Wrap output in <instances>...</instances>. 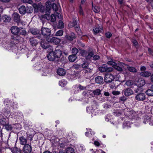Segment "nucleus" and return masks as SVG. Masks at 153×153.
<instances>
[{
	"label": "nucleus",
	"mask_w": 153,
	"mask_h": 153,
	"mask_svg": "<svg viewBox=\"0 0 153 153\" xmlns=\"http://www.w3.org/2000/svg\"><path fill=\"white\" fill-rule=\"evenodd\" d=\"M98 153H105V152L103 151L102 150L99 149L98 150Z\"/></svg>",
	"instance_id": "774afa93"
},
{
	"label": "nucleus",
	"mask_w": 153,
	"mask_h": 153,
	"mask_svg": "<svg viewBox=\"0 0 153 153\" xmlns=\"http://www.w3.org/2000/svg\"><path fill=\"white\" fill-rule=\"evenodd\" d=\"M64 31L62 30H60L57 31L55 33V36H61L63 35Z\"/></svg>",
	"instance_id": "7c9ffc66"
},
{
	"label": "nucleus",
	"mask_w": 153,
	"mask_h": 153,
	"mask_svg": "<svg viewBox=\"0 0 153 153\" xmlns=\"http://www.w3.org/2000/svg\"><path fill=\"white\" fill-rule=\"evenodd\" d=\"M133 82L131 80H128L126 82V84L128 86H131L133 85Z\"/></svg>",
	"instance_id": "49530a36"
},
{
	"label": "nucleus",
	"mask_w": 153,
	"mask_h": 153,
	"mask_svg": "<svg viewBox=\"0 0 153 153\" xmlns=\"http://www.w3.org/2000/svg\"><path fill=\"white\" fill-rule=\"evenodd\" d=\"M151 74L149 71H144L140 73V75L144 77H148L151 75Z\"/></svg>",
	"instance_id": "4be33fe9"
},
{
	"label": "nucleus",
	"mask_w": 153,
	"mask_h": 153,
	"mask_svg": "<svg viewBox=\"0 0 153 153\" xmlns=\"http://www.w3.org/2000/svg\"><path fill=\"white\" fill-rule=\"evenodd\" d=\"M88 66V63L87 62H84L82 65V67L83 68L86 69Z\"/></svg>",
	"instance_id": "a18cd8bd"
},
{
	"label": "nucleus",
	"mask_w": 153,
	"mask_h": 153,
	"mask_svg": "<svg viewBox=\"0 0 153 153\" xmlns=\"http://www.w3.org/2000/svg\"><path fill=\"white\" fill-rule=\"evenodd\" d=\"M12 102L9 101L8 102L7 101L5 100L4 102V104L7 107H8L9 108H4L3 109V111L6 112L7 114H9L10 113V110L9 109L11 107L12 105L11 104Z\"/></svg>",
	"instance_id": "0eeeda50"
},
{
	"label": "nucleus",
	"mask_w": 153,
	"mask_h": 153,
	"mask_svg": "<svg viewBox=\"0 0 153 153\" xmlns=\"http://www.w3.org/2000/svg\"><path fill=\"white\" fill-rule=\"evenodd\" d=\"M79 89L83 90L85 89L86 87H84L83 86L81 85H79Z\"/></svg>",
	"instance_id": "e2e57ef3"
},
{
	"label": "nucleus",
	"mask_w": 153,
	"mask_h": 153,
	"mask_svg": "<svg viewBox=\"0 0 153 153\" xmlns=\"http://www.w3.org/2000/svg\"><path fill=\"white\" fill-rule=\"evenodd\" d=\"M66 84V82L65 81L61 80L59 82V85L62 87H64Z\"/></svg>",
	"instance_id": "58836bf2"
},
{
	"label": "nucleus",
	"mask_w": 153,
	"mask_h": 153,
	"mask_svg": "<svg viewBox=\"0 0 153 153\" xmlns=\"http://www.w3.org/2000/svg\"><path fill=\"white\" fill-rule=\"evenodd\" d=\"M29 41L31 45L32 46H36L38 44L36 38L32 37L30 38Z\"/></svg>",
	"instance_id": "f3484780"
},
{
	"label": "nucleus",
	"mask_w": 153,
	"mask_h": 153,
	"mask_svg": "<svg viewBox=\"0 0 153 153\" xmlns=\"http://www.w3.org/2000/svg\"><path fill=\"white\" fill-rule=\"evenodd\" d=\"M64 27V24L61 20L59 21L58 27L59 28H62Z\"/></svg>",
	"instance_id": "f704fd0d"
},
{
	"label": "nucleus",
	"mask_w": 153,
	"mask_h": 153,
	"mask_svg": "<svg viewBox=\"0 0 153 153\" xmlns=\"http://www.w3.org/2000/svg\"><path fill=\"white\" fill-rule=\"evenodd\" d=\"M57 73L59 76H63L65 74V71L62 68H60L57 70Z\"/></svg>",
	"instance_id": "6ab92c4d"
},
{
	"label": "nucleus",
	"mask_w": 153,
	"mask_h": 153,
	"mask_svg": "<svg viewBox=\"0 0 153 153\" xmlns=\"http://www.w3.org/2000/svg\"><path fill=\"white\" fill-rule=\"evenodd\" d=\"M101 91L99 89H97L93 91V93L95 95H98L101 94Z\"/></svg>",
	"instance_id": "c9c22d12"
},
{
	"label": "nucleus",
	"mask_w": 153,
	"mask_h": 153,
	"mask_svg": "<svg viewBox=\"0 0 153 153\" xmlns=\"http://www.w3.org/2000/svg\"><path fill=\"white\" fill-rule=\"evenodd\" d=\"M25 3L31 4L32 3V1L31 0H22Z\"/></svg>",
	"instance_id": "5fc2aeb1"
},
{
	"label": "nucleus",
	"mask_w": 153,
	"mask_h": 153,
	"mask_svg": "<svg viewBox=\"0 0 153 153\" xmlns=\"http://www.w3.org/2000/svg\"><path fill=\"white\" fill-rule=\"evenodd\" d=\"M3 21L4 22H9L11 20V18L10 16L7 15H4L2 17Z\"/></svg>",
	"instance_id": "bb28decb"
},
{
	"label": "nucleus",
	"mask_w": 153,
	"mask_h": 153,
	"mask_svg": "<svg viewBox=\"0 0 153 153\" xmlns=\"http://www.w3.org/2000/svg\"><path fill=\"white\" fill-rule=\"evenodd\" d=\"M19 10V13L21 14H24L26 11V9L25 7L24 6H21Z\"/></svg>",
	"instance_id": "b1692460"
},
{
	"label": "nucleus",
	"mask_w": 153,
	"mask_h": 153,
	"mask_svg": "<svg viewBox=\"0 0 153 153\" xmlns=\"http://www.w3.org/2000/svg\"><path fill=\"white\" fill-rule=\"evenodd\" d=\"M55 58H58L60 57L62 54V51L60 50H56L53 51Z\"/></svg>",
	"instance_id": "dca6fc26"
},
{
	"label": "nucleus",
	"mask_w": 153,
	"mask_h": 153,
	"mask_svg": "<svg viewBox=\"0 0 153 153\" xmlns=\"http://www.w3.org/2000/svg\"><path fill=\"white\" fill-rule=\"evenodd\" d=\"M99 70L101 72H110L112 71L113 69L111 67H108L107 65L104 64L100 67Z\"/></svg>",
	"instance_id": "f03ea898"
},
{
	"label": "nucleus",
	"mask_w": 153,
	"mask_h": 153,
	"mask_svg": "<svg viewBox=\"0 0 153 153\" xmlns=\"http://www.w3.org/2000/svg\"><path fill=\"white\" fill-rule=\"evenodd\" d=\"M86 69V72H90L92 71V70L91 69L88 68V67Z\"/></svg>",
	"instance_id": "052dcab7"
},
{
	"label": "nucleus",
	"mask_w": 153,
	"mask_h": 153,
	"mask_svg": "<svg viewBox=\"0 0 153 153\" xmlns=\"http://www.w3.org/2000/svg\"><path fill=\"white\" fill-rule=\"evenodd\" d=\"M8 119L4 117H2L0 119V123L3 125L5 126L8 124Z\"/></svg>",
	"instance_id": "aec40b11"
},
{
	"label": "nucleus",
	"mask_w": 153,
	"mask_h": 153,
	"mask_svg": "<svg viewBox=\"0 0 153 153\" xmlns=\"http://www.w3.org/2000/svg\"><path fill=\"white\" fill-rule=\"evenodd\" d=\"M92 9L93 11L95 13H98L100 11V7L98 6H94L92 5Z\"/></svg>",
	"instance_id": "393cba45"
},
{
	"label": "nucleus",
	"mask_w": 153,
	"mask_h": 153,
	"mask_svg": "<svg viewBox=\"0 0 153 153\" xmlns=\"http://www.w3.org/2000/svg\"><path fill=\"white\" fill-rule=\"evenodd\" d=\"M42 18L46 19L47 20H49L50 19V16L49 14H45L42 16Z\"/></svg>",
	"instance_id": "79ce46f5"
},
{
	"label": "nucleus",
	"mask_w": 153,
	"mask_h": 153,
	"mask_svg": "<svg viewBox=\"0 0 153 153\" xmlns=\"http://www.w3.org/2000/svg\"><path fill=\"white\" fill-rule=\"evenodd\" d=\"M124 67L125 69H127L130 72L135 73L137 71V69L134 67H130L128 65H125Z\"/></svg>",
	"instance_id": "4468645a"
},
{
	"label": "nucleus",
	"mask_w": 153,
	"mask_h": 153,
	"mask_svg": "<svg viewBox=\"0 0 153 153\" xmlns=\"http://www.w3.org/2000/svg\"><path fill=\"white\" fill-rule=\"evenodd\" d=\"M78 52V49L75 48H74L72 49V53L73 54V55H76Z\"/></svg>",
	"instance_id": "ea45409f"
},
{
	"label": "nucleus",
	"mask_w": 153,
	"mask_h": 153,
	"mask_svg": "<svg viewBox=\"0 0 153 153\" xmlns=\"http://www.w3.org/2000/svg\"><path fill=\"white\" fill-rule=\"evenodd\" d=\"M24 153H30L32 151L31 145L27 144L24 146L22 149Z\"/></svg>",
	"instance_id": "6e6552de"
},
{
	"label": "nucleus",
	"mask_w": 153,
	"mask_h": 153,
	"mask_svg": "<svg viewBox=\"0 0 153 153\" xmlns=\"http://www.w3.org/2000/svg\"><path fill=\"white\" fill-rule=\"evenodd\" d=\"M19 140L20 143L21 145H25L27 144V140L25 138L22 137H20Z\"/></svg>",
	"instance_id": "412c9836"
},
{
	"label": "nucleus",
	"mask_w": 153,
	"mask_h": 153,
	"mask_svg": "<svg viewBox=\"0 0 153 153\" xmlns=\"http://www.w3.org/2000/svg\"><path fill=\"white\" fill-rule=\"evenodd\" d=\"M0 1L4 3H7L10 1V0H0Z\"/></svg>",
	"instance_id": "69168bd1"
},
{
	"label": "nucleus",
	"mask_w": 153,
	"mask_h": 153,
	"mask_svg": "<svg viewBox=\"0 0 153 153\" xmlns=\"http://www.w3.org/2000/svg\"><path fill=\"white\" fill-rule=\"evenodd\" d=\"M146 99V95L144 93H139L136 96L135 99L138 101H143Z\"/></svg>",
	"instance_id": "39448f33"
},
{
	"label": "nucleus",
	"mask_w": 153,
	"mask_h": 153,
	"mask_svg": "<svg viewBox=\"0 0 153 153\" xmlns=\"http://www.w3.org/2000/svg\"><path fill=\"white\" fill-rule=\"evenodd\" d=\"M94 54L93 52L91 51L89 52L88 54V55L86 56V59H90L93 56Z\"/></svg>",
	"instance_id": "4c0bfd02"
},
{
	"label": "nucleus",
	"mask_w": 153,
	"mask_h": 153,
	"mask_svg": "<svg viewBox=\"0 0 153 153\" xmlns=\"http://www.w3.org/2000/svg\"><path fill=\"white\" fill-rule=\"evenodd\" d=\"M126 100V97H125L124 96H123L120 97V101H122L124 102V101H125Z\"/></svg>",
	"instance_id": "603ef678"
},
{
	"label": "nucleus",
	"mask_w": 153,
	"mask_h": 153,
	"mask_svg": "<svg viewBox=\"0 0 153 153\" xmlns=\"http://www.w3.org/2000/svg\"><path fill=\"white\" fill-rule=\"evenodd\" d=\"M30 30L31 33L34 35H36L39 33V30L36 28H32Z\"/></svg>",
	"instance_id": "c756f323"
},
{
	"label": "nucleus",
	"mask_w": 153,
	"mask_h": 153,
	"mask_svg": "<svg viewBox=\"0 0 153 153\" xmlns=\"http://www.w3.org/2000/svg\"><path fill=\"white\" fill-rule=\"evenodd\" d=\"M79 13L80 15H83V10L82 9V7L81 5H80L79 6Z\"/></svg>",
	"instance_id": "3c124183"
},
{
	"label": "nucleus",
	"mask_w": 153,
	"mask_h": 153,
	"mask_svg": "<svg viewBox=\"0 0 153 153\" xmlns=\"http://www.w3.org/2000/svg\"><path fill=\"white\" fill-rule=\"evenodd\" d=\"M94 144L95 146L97 147L99 146L100 145V142L97 141H95L94 142Z\"/></svg>",
	"instance_id": "4d7b16f0"
},
{
	"label": "nucleus",
	"mask_w": 153,
	"mask_h": 153,
	"mask_svg": "<svg viewBox=\"0 0 153 153\" xmlns=\"http://www.w3.org/2000/svg\"><path fill=\"white\" fill-rule=\"evenodd\" d=\"M138 87H141L143 86L145 84V80L142 78H139L136 83Z\"/></svg>",
	"instance_id": "f8f14e48"
},
{
	"label": "nucleus",
	"mask_w": 153,
	"mask_h": 153,
	"mask_svg": "<svg viewBox=\"0 0 153 153\" xmlns=\"http://www.w3.org/2000/svg\"><path fill=\"white\" fill-rule=\"evenodd\" d=\"M68 27L70 28H71L74 27V26L73 25V23H72L71 22L69 23L68 24Z\"/></svg>",
	"instance_id": "680f3d73"
},
{
	"label": "nucleus",
	"mask_w": 153,
	"mask_h": 153,
	"mask_svg": "<svg viewBox=\"0 0 153 153\" xmlns=\"http://www.w3.org/2000/svg\"><path fill=\"white\" fill-rule=\"evenodd\" d=\"M114 68L119 71H122V68L117 65V64L116 63L114 67Z\"/></svg>",
	"instance_id": "a19ab883"
},
{
	"label": "nucleus",
	"mask_w": 153,
	"mask_h": 153,
	"mask_svg": "<svg viewBox=\"0 0 153 153\" xmlns=\"http://www.w3.org/2000/svg\"><path fill=\"white\" fill-rule=\"evenodd\" d=\"M12 17L14 21L16 22H19L20 20V16L17 13H14L12 15Z\"/></svg>",
	"instance_id": "9b49d317"
},
{
	"label": "nucleus",
	"mask_w": 153,
	"mask_h": 153,
	"mask_svg": "<svg viewBox=\"0 0 153 153\" xmlns=\"http://www.w3.org/2000/svg\"><path fill=\"white\" fill-rule=\"evenodd\" d=\"M46 10L48 13H50V12L49 11L51 10V2L49 1H47L46 2Z\"/></svg>",
	"instance_id": "a211bd4d"
},
{
	"label": "nucleus",
	"mask_w": 153,
	"mask_h": 153,
	"mask_svg": "<svg viewBox=\"0 0 153 153\" xmlns=\"http://www.w3.org/2000/svg\"><path fill=\"white\" fill-rule=\"evenodd\" d=\"M107 64L109 65H112L114 67V65H116V63L113 61V60L112 59L111 61H109L107 62Z\"/></svg>",
	"instance_id": "37998d69"
},
{
	"label": "nucleus",
	"mask_w": 153,
	"mask_h": 153,
	"mask_svg": "<svg viewBox=\"0 0 153 153\" xmlns=\"http://www.w3.org/2000/svg\"><path fill=\"white\" fill-rule=\"evenodd\" d=\"M112 94L114 95H118L120 94V92L118 91H114L112 92Z\"/></svg>",
	"instance_id": "864d4df0"
},
{
	"label": "nucleus",
	"mask_w": 153,
	"mask_h": 153,
	"mask_svg": "<svg viewBox=\"0 0 153 153\" xmlns=\"http://www.w3.org/2000/svg\"><path fill=\"white\" fill-rule=\"evenodd\" d=\"M81 52L82 53V55L83 56H85V54L87 53V51H85V50H82V51Z\"/></svg>",
	"instance_id": "0e129e2a"
},
{
	"label": "nucleus",
	"mask_w": 153,
	"mask_h": 153,
	"mask_svg": "<svg viewBox=\"0 0 153 153\" xmlns=\"http://www.w3.org/2000/svg\"><path fill=\"white\" fill-rule=\"evenodd\" d=\"M95 80L97 83H101L103 82V79L102 76H99L95 78Z\"/></svg>",
	"instance_id": "5701e85b"
},
{
	"label": "nucleus",
	"mask_w": 153,
	"mask_h": 153,
	"mask_svg": "<svg viewBox=\"0 0 153 153\" xmlns=\"http://www.w3.org/2000/svg\"><path fill=\"white\" fill-rule=\"evenodd\" d=\"M71 23H73V24L74 25V27L76 29V30H79V28L78 27L77 21L75 19H74L73 20V22Z\"/></svg>",
	"instance_id": "2f4dec72"
},
{
	"label": "nucleus",
	"mask_w": 153,
	"mask_h": 153,
	"mask_svg": "<svg viewBox=\"0 0 153 153\" xmlns=\"http://www.w3.org/2000/svg\"><path fill=\"white\" fill-rule=\"evenodd\" d=\"M146 93L149 96H153V91L151 89H149L147 90Z\"/></svg>",
	"instance_id": "473e14b6"
},
{
	"label": "nucleus",
	"mask_w": 153,
	"mask_h": 153,
	"mask_svg": "<svg viewBox=\"0 0 153 153\" xmlns=\"http://www.w3.org/2000/svg\"><path fill=\"white\" fill-rule=\"evenodd\" d=\"M52 22H54L56 20V17L55 15L52 14L50 16V19Z\"/></svg>",
	"instance_id": "c03bdc74"
},
{
	"label": "nucleus",
	"mask_w": 153,
	"mask_h": 153,
	"mask_svg": "<svg viewBox=\"0 0 153 153\" xmlns=\"http://www.w3.org/2000/svg\"><path fill=\"white\" fill-rule=\"evenodd\" d=\"M86 129L88 131H89L91 135H94L95 134V133L94 131H92L91 129L90 128H86Z\"/></svg>",
	"instance_id": "13d9d810"
},
{
	"label": "nucleus",
	"mask_w": 153,
	"mask_h": 153,
	"mask_svg": "<svg viewBox=\"0 0 153 153\" xmlns=\"http://www.w3.org/2000/svg\"><path fill=\"white\" fill-rule=\"evenodd\" d=\"M94 34H97L102 32V27L101 25H97L93 28Z\"/></svg>",
	"instance_id": "423d86ee"
},
{
	"label": "nucleus",
	"mask_w": 153,
	"mask_h": 153,
	"mask_svg": "<svg viewBox=\"0 0 153 153\" xmlns=\"http://www.w3.org/2000/svg\"><path fill=\"white\" fill-rule=\"evenodd\" d=\"M65 153H74V149L71 147H68L65 150Z\"/></svg>",
	"instance_id": "c85d7f7f"
},
{
	"label": "nucleus",
	"mask_w": 153,
	"mask_h": 153,
	"mask_svg": "<svg viewBox=\"0 0 153 153\" xmlns=\"http://www.w3.org/2000/svg\"><path fill=\"white\" fill-rule=\"evenodd\" d=\"M114 79V76L112 74H106L105 75L104 81L106 83L111 82Z\"/></svg>",
	"instance_id": "20e7f679"
},
{
	"label": "nucleus",
	"mask_w": 153,
	"mask_h": 153,
	"mask_svg": "<svg viewBox=\"0 0 153 153\" xmlns=\"http://www.w3.org/2000/svg\"><path fill=\"white\" fill-rule=\"evenodd\" d=\"M46 39V40L48 42L53 43L55 45L59 44L61 41L60 39L52 36H47Z\"/></svg>",
	"instance_id": "f257e3e1"
},
{
	"label": "nucleus",
	"mask_w": 153,
	"mask_h": 153,
	"mask_svg": "<svg viewBox=\"0 0 153 153\" xmlns=\"http://www.w3.org/2000/svg\"><path fill=\"white\" fill-rule=\"evenodd\" d=\"M73 67L75 68L76 69H78L80 68V65L78 64H75L74 65Z\"/></svg>",
	"instance_id": "bf43d9fd"
},
{
	"label": "nucleus",
	"mask_w": 153,
	"mask_h": 153,
	"mask_svg": "<svg viewBox=\"0 0 153 153\" xmlns=\"http://www.w3.org/2000/svg\"><path fill=\"white\" fill-rule=\"evenodd\" d=\"M41 33L44 36H48L51 34V30L48 28L43 27L41 29Z\"/></svg>",
	"instance_id": "7ed1b4c3"
},
{
	"label": "nucleus",
	"mask_w": 153,
	"mask_h": 153,
	"mask_svg": "<svg viewBox=\"0 0 153 153\" xmlns=\"http://www.w3.org/2000/svg\"><path fill=\"white\" fill-rule=\"evenodd\" d=\"M105 35L107 38H109L112 36L111 33L109 32H107L105 33Z\"/></svg>",
	"instance_id": "8fccbe9b"
},
{
	"label": "nucleus",
	"mask_w": 153,
	"mask_h": 153,
	"mask_svg": "<svg viewBox=\"0 0 153 153\" xmlns=\"http://www.w3.org/2000/svg\"><path fill=\"white\" fill-rule=\"evenodd\" d=\"M10 30L11 33L14 35L18 34L20 31V28L17 26L12 27Z\"/></svg>",
	"instance_id": "1a4fd4ad"
},
{
	"label": "nucleus",
	"mask_w": 153,
	"mask_h": 153,
	"mask_svg": "<svg viewBox=\"0 0 153 153\" xmlns=\"http://www.w3.org/2000/svg\"><path fill=\"white\" fill-rule=\"evenodd\" d=\"M65 38L68 40L71 41L75 38V36L74 33H71L70 34L66 35Z\"/></svg>",
	"instance_id": "ddd939ff"
},
{
	"label": "nucleus",
	"mask_w": 153,
	"mask_h": 153,
	"mask_svg": "<svg viewBox=\"0 0 153 153\" xmlns=\"http://www.w3.org/2000/svg\"><path fill=\"white\" fill-rule=\"evenodd\" d=\"M52 8L53 10L56 11L58 10L59 8V5H57L54 3H53L52 4Z\"/></svg>",
	"instance_id": "72a5a7b5"
},
{
	"label": "nucleus",
	"mask_w": 153,
	"mask_h": 153,
	"mask_svg": "<svg viewBox=\"0 0 153 153\" xmlns=\"http://www.w3.org/2000/svg\"><path fill=\"white\" fill-rule=\"evenodd\" d=\"M12 153H21L22 150L17 147H14L11 149Z\"/></svg>",
	"instance_id": "a878e982"
},
{
	"label": "nucleus",
	"mask_w": 153,
	"mask_h": 153,
	"mask_svg": "<svg viewBox=\"0 0 153 153\" xmlns=\"http://www.w3.org/2000/svg\"><path fill=\"white\" fill-rule=\"evenodd\" d=\"M100 57L98 55H95L93 57V59L94 60H97L100 59Z\"/></svg>",
	"instance_id": "6e6d98bb"
},
{
	"label": "nucleus",
	"mask_w": 153,
	"mask_h": 153,
	"mask_svg": "<svg viewBox=\"0 0 153 153\" xmlns=\"http://www.w3.org/2000/svg\"><path fill=\"white\" fill-rule=\"evenodd\" d=\"M123 92L124 94L126 96H129L133 93V91L130 88H128L124 90Z\"/></svg>",
	"instance_id": "9d476101"
},
{
	"label": "nucleus",
	"mask_w": 153,
	"mask_h": 153,
	"mask_svg": "<svg viewBox=\"0 0 153 153\" xmlns=\"http://www.w3.org/2000/svg\"><path fill=\"white\" fill-rule=\"evenodd\" d=\"M40 44L41 46L44 49H46L48 48L47 47V46L46 45V44H45L44 42H41L40 43Z\"/></svg>",
	"instance_id": "de8ad7c7"
},
{
	"label": "nucleus",
	"mask_w": 153,
	"mask_h": 153,
	"mask_svg": "<svg viewBox=\"0 0 153 153\" xmlns=\"http://www.w3.org/2000/svg\"><path fill=\"white\" fill-rule=\"evenodd\" d=\"M47 57L49 60L51 61H53L56 58L53 51H51L47 55Z\"/></svg>",
	"instance_id": "2eb2a0df"
},
{
	"label": "nucleus",
	"mask_w": 153,
	"mask_h": 153,
	"mask_svg": "<svg viewBox=\"0 0 153 153\" xmlns=\"http://www.w3.org/2000/svg\"><path fill=\"white\" fill-rule=\"evenodd\" d=\"M76 58V55H70L68 57L69 61L71 62H74Z\"/></svg>",
	"instance_id": "cd10ccee"
},
{
	"label": "nucleus",
	"mask_w": 153,
	"mask_h": 153,
	"mask_svg": "<svg viewBox=\"0 0 153 153\" xmlns=\"http://www.w3.org/2000/svg\"><path fill=\"white\" fill-rule=\"evenodd\" d=\"M40 70L44 73L42 74V76H45L48 73V69L46 68H42V69H41Z\"/></svg>",
	"instance_id": "e433bc0d"
},
{
	"label": "nucleus",
	"mask_w": 153,
	"mask_h": 153,
	"mask_svg": "<svg viewBox=\"0 0 153 153\" xmlns=\"http://www.w3.org/2000/svg\"><path fill=\"white\" fill-rule=\"evenodd\" d=\"M146 68L144 66H142L140 68V70L142 71H144L146 70Z\"/></svg>",
	"instance_id": "338daca9"
},
{
	"label": "nucleus",
	"mask_w": 153,
	"mask_h": 153,
	"mask_svg": "<svg viewBox=\"0 0 153 153\" xmlns=\"http://www.w3.org/2000/svg\"><path fill=\"white\" fill-rule=\"evenodd\" d=\"M20 30V34L23 35H25L26 34V31L25 30L21 29Z\"/></svg>",
	"instance_id": "09e8293b"
}]
</instances>
